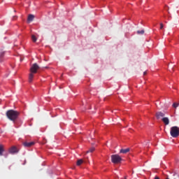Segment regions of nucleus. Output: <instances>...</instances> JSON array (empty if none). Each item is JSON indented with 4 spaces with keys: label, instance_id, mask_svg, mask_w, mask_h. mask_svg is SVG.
I'll use <instances>...</instances> for the list:
<instances>
[{
    "label": "nucleus",
    "instance_id": "f257e3e1",
    "mask_svg": "<svg viewBox=\"0 0 179 179\" xmlns=\"http://www.w3.org/2000/svg\"><path fill=\"white\" fill-rule=\"evenodd\" d=\"M6 115L9 120L12 121L13 123H15V121L20 116V112L14 110H8L6 111Z\"/></svg>",
    "mask_w": 179,
    "mask_h": 179
},
{
    "label": "nucleus",
    "instance_id": "f03ea898",
    "mask_svg": "<svg viewBox=\"0 0 179 179\" xmlns=\"http://www.w3.org/2000/svg\"><path fill=\"white\" fill-rule=\"evenodd\" d=\"M111 162L113 164H119L122 162V158L120 155H112L111 157Z\"/></svg>",
    "mask_w": 179,
    "mask_h": 179
},
{
    "label": "nucleus",
    "instance_id": "7ed1b4c3",
    "mask_svg": "<svg viewBox=\"0 0 179 179\" xmlns=\"http://www.w3.org/2000/svg\"><path fill=\"white\" fill-rule=\"evenodd\" d=\"M170 134L173 138H178L179 136V127L177 126L171 127Z\"/></svg>",
    "mask_w": 179,
    "mask_h": 179
},
{
    "label": "nucleus",
    "instance_id": "20e7f679",
    "mask_svg": "<svg viewBox=\"0 0 179 179\" xmlns=\"http://www.w3.org/2000/svg\"><path fill=\"white\" fill-rule=\"evenodd\" d=\"M40 69V66L34 63L30 68V73L33 74L37 73V71Z\"/></svg>",
    "mask_w": 179,
    "mask_h": 179
},
{
    "label": "nucleus",
    "instance_id": "39448f33",
    "mask_svg": "<svg viewBox=\"0 0 179 179\" xmlns=\"http://www.w3.org/2000/svg\"><path fill=\"white\" fill-rule=\"evenodd\" d=\"M22 144L24 148H31L35 145V142L34 141H31V142L25 141V142H23Z\"/></svg>",
    "mask_w": 179,
    "mask_h": 179
},
{
    "label": "nucleus",
    "instance_id": "423d86ee",
    "mask_svg": "<svg viewBox=\"0 0 179 179\" xmlns=\"http://www.w3.org/2000/svg\"><path fill=\"white\" fill-rule=\"evenodd\" d=\"M165 117V113L162 111H158L156 113V117L157 120L161 119L162 117Z\"/></svg>",
    "mask_w": 179,
    "mask_h": 179
},
{
    "label": "nucleus",
    "instance_id": "0eeeda50",
    "mask_svg": "<svg viewBox=\"0 0 179 179\" xmlns=\"http://www.w3.org/2000/svg\"><path fill=\"white\" fill-rule=\"evenodd\" d=\"M8 152L10 154H15V153H17L18 150H17V148L16 147L13 146V147L9 148Z\"/></svg>",
    "mask_w": 179,
    "mask_h": 179
},
{
    "label": "nucleus",
    "instance_id": "6e6552de",
    "mask_svg": "<svg viewBox=\"0 0 179 179\" xmlns=\"http://www.w3.org/2000/svg\"><path fill=\"white\" fill-rule=\"evenodd\" d=\"M162 122H164V124L167 126L170 124V120L169 117H164L162 119Z\"/></svg>",
    "mask_w": 179,
    "mask_h": 179
},
{
    "label": "nucleus",
    "instance_id": "1a4fd4ad",
    "mask_svg": "<svg viewBox=\"0 0 179 179\" xmlns=\"http://www.w3.org/2000/svg\"><path fill=\"white\" fill-rule=\"evenodd\" d=\"M129 152H130V148H127L126 149H121L120 150V153H121V154H127Z\"/></svg>",
    "mask_w": 179,
    "mask_h": 179
},
{
    "label": "nucleus",
    "instance_id": "9d476101",
    "mask_svg": "<svg viewBox=\"0 0 179 179\" xmlns=\"http://www.w3.org/2000/svg\"><path fill=\"white\" fill-rule=\"evenodd\" d=\"M35 16L32 14H29L27 17V22L28 23H30V22H33Z\"/></svg>",
    "mask_w": 179,
    "mask_h": 179
},
{
    "label": "nucleus",
    "instance_id": "9b49d317",
    "mask_svg": "<svg viewBox=\"0 0 179 179\" xmlns=\"http://www.w3.org/2000/svg\"><path fill=\"white\" fill-rule=\"evenodd\" d=\"M34 77V73H30L29 75V83H31L33 82Z\"/></svg>",
    "mask_w": 179,
    "mask_h": 179
},
{
    "label": "nucleus",
    "instance_id": "f8f14e48",
    "mask_svg": "<svg viewBox=\"0 0 179 179\" xmlns=\"http://www.w3.org/2000/svg\"><path fill=\"white\" fill-rule=\"evenodd\" d=\"M4 152H5L4 145H0V156H3V154Z\"/></svg>",
    "mask_w": 179,
    "mask_h": 179
},
{
    "label": "nucleus",
    "instance_id": "ddd939ff",
    "mask_svg": "<svg viewBox=\"0 0 179 179\" xmlns=\"http://www.w3.org/2000/svg\"><path fill=\"white\" fill-rule=\"evenodd\" d=\"M83 163H84V160H83V159H78V160L77 161L76 165H77L78 166H81Z\"/></svg>",
    "mask_w": 179,
    "mask_h": 179
},
{
    "label": "nucleus",
    "instance_id": "4468645a",
    "mask_svg": "<svg viewBox=\"0 0 179 179\" xmlns=\"http://www.w3.org/2000/svg\"><path fill=\"white\" fill-rule=\"evenodd\" d=\"M31 41H32L34 43H36V42L37 41V38H36V36L31 35Z\"/></svg>",
    "mask_w": 179,
    "mask_h": 179
},
{
    "label": "nucleus",
    "instance_id": "2eb2a0df",
    "mask_svg": "<svg viewBox=\"0 0 179 179\" xmlns=\"http://www.w3.org/2000/svg\"><path fill=\"white\" fill-rule=\"evenodd\" d=\"M94 150H95V148L92 147L90 148V150L88 151H87V153L93 152Z\"/></svg>",
    "mask_w": 179,
    "mask_h": 179
},
{
    "label": "nucleus",
    "instance_id": "dca6fc26",
    "mask_svg": "<svg viewBox=\"0 0 179 179\" xmlns=\"http://www.w3.org/2000/svg\"><path fill=\"white\" fill-rule=\"evenodd\" d=\"M173 107L174 108H177L178 107H179V103H173Z\"/></svg>",
    "mask_w": 179,
    "mask_h": 179
},
{
    "label": "nucleus",
    "instance_id": "f3484780",
    "mask_svg": "<svg viewBox=\"0 0 179 179\" xmlns=\"http://www.w3.org/2000/svg\"><path fill=\"white\" fill-rule=\"evenodd\" d=\"M137 34H141V35H143V34H145V31H144V30L138 31H137Z\"/></svg>",
    "mask_w": 179,
    "mask_h": 179
},
{
    "label": "nucleus",
    "instance_id": "a211bd4d",
    "mask_svg": "<svg viewBox=\"0 0 179 179\" xmlns=\"http://www.w3.org/2000/svg\"><path fill=\"white\" fill-rule=\"evenodd\" d=\"M4 55H5V52H3V51H1V52H0V58L3 57Z\"/></svg>",
    "mask_w": 179,
    "mask_h": 179
},
{
    "label": "nucleus",
    "instance_id": "6ab92c4d",
    "mask_svg": "<svg viewBox=\"0 0 179 179\" xmlns=\"http://www.w3.org/2000/svg\"><path fill=\"white\" fill-rule=\"evenodd\" d=\"M162 29H164V24L160 23V29L162 30Z\"/></svg>",
    "mask_w": 179,
    "mask_h": 179
},
{
    "label": "nucleus",
    "instance_id": "aec40b11",
    "mask_svg": "<svg viewBox=\"0 0 179 179\" xmlns=\"http://www.w3.org/2000/svg\"><path fill=\"white\" fill-rule=\"evenodd\" d=\"M155 179H160V178H159V177H158V176H155Z\"/></svg>",
    "mask_w": 179,
    "mask_h": 179
},
{
    "label": "nucleus",
    "instance_id": "412c9836",
    "mask_svg": "<svg viewBox=\"0 0 179 179\" xmlns=\"http://www.w3.org/2000/svg\"><path fill=\"white\" fill-rule=\"evenodd\" d=\"M143 75H144V76H146V75H147V71H145V72L143 73Z\"/></svg>",
    "mask_w": 179,
    "mask_h": 179
},
{
    "label": "nucleus",
    "instance_id": "4be33fe9",
    "mask_svg": "<svg viewBox=\"0 0 179 179\" xmlns=\"http://www.w3.org/2000/svg\"><path fill=\"white\" fill-rule=\"evenodd\" d=\"M17 16H14V17H13V19H17Z\"/></svg>",
    "mask_w": 179,
    "mask_h": 179
},
{
    "label": "nucleus",
    "instance_id": "5701e85b",
    "mask_svg": "<svg viewBox=\"0 0 179 179\" xmlns=\"http://www.w3.org/2000/svg\"><path fill=\"white\" fill-rule=\"evenodd\" d=\"M124 179H127V177H124Z\"/></svg>",
    "mask_w": 179,
    "mask_h": 179
},
{
    "label": "nucleus",
    "instance_id": "b1692460",
    "mask_svg": "<svg viewBox=\"0 0 179 179\" xmlns=\"http://www.w3.org/2000/svg\"><path fill=\"white\" fill-rule=\"evenodd\" d=\"M166 179H169V178H166Z\"/></svg>",
    "mask_w": 179,
    "mask_h": 179
}]
</instances>
